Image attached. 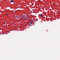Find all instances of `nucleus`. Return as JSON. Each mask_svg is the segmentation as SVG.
<instances>
[{"instance_id": "nucleus-1", "label": "nucleus", "mask_w": 60, "mask_h": 60, "mask_svg": "<svg viewBox=\"0 0 60 60\" xmlns=\"http://www.w3.org/2000/svg\"><path fill=\"white\" fill-rule=\"evenodd\" d=\"M20 17L21 18H25L26 17V16L25 15H21Z\"/></svg>"}, {"instance_id": "nucleus-2", "label": "nucleus", "mask_w": 60, "mask_h": 60, "mask_svg": "<svg viewBox=\"0 0 60 60\" xmlns=\"http://www.w3.org/2000/svg\"><path fill=\"white\" fill-rule=\"evenodd\" d=\"M16 17L17 19H20V17L17 15L16 16Z\"/></svg>"}, {"instance_id": "nucleus-3", "label": "nucleus", "mask_w": 60, "mask_h": 60, "mask_svg": "<svg viewBox=\"0 0 60 60\" xmlns=\"http://www.w3.org/2000/svg\"><path fill=\"white\" fill-rule=\"evenodd\" d=\"M10 2L12 3V2H13V0H10Z\"/></svg>"}, {"instance_id": "nucleus-4", "label": "nucleus", "mask_w": 60, "mask_h": 60, "mask_svg": "<svg viewBox=\"0 0 60 60\" xmlns=\"http://www.w3.org/2000/svg\"><path fill=\"white\" fill-rule=\"evenodd\" d=\"M40 15L41 16V17H43V15H42V14H41Z\"/></svg>"}, {"instance_id": "nucleus-5", "label": "nucleus", "mask_w": 60, "mask_h": 60, "mask_svg": "<svg viewBox=\"0 0 60 60\" xmlns=\"http://www.w3.org/2000/svg\"><path fill=\"white\" fill-rule=\"evenodd\" d=\"M19 7H20L21 6V5H18Z\"/></svg>"}, {"instance_id": "nucleus-6", "label": "nucleus", "mask_w": 60, "mask_h": 60, "mask_svg": "<svg viewBox=\"0 0 60 60\" xmlns=\"http://www.w3.org/2000/svg\"><path fill=\"white\" fill-rule=\"evenodd\" d=\"M30 23H31V24H33V22H30Z\"/></svg>"}, {"instance_id": "nucleus-7", "label": "nucleus", "mask_w": 60, "mask_h": 60, "mask_svg": "<svg viewBox=\"0 0 60 60\" xmlns=\"http://www.w3.org/2000/svg\"><path fill=\"white\" fill-rule=\"evenodd\" d=\"M5 22H4V25H5Z\"/></svg>"}, {"instance_id": "nucleus-8", "label": "nucleus", "mask_w": 60, "mask_h": 60, "mask_svg": "<svg viewBox=\"0 0 60 60\" xmlns=\"http://www.w3.org/2000/svg\"><path fill=\"white\" fill-rule=\"evenodd\" d=\"M23 19H25V18H24Z\"/></svg>"}, {"instance_id": "nucleus-9", "label": "nucleus", "mask_w": 60, "mask_h": 60, "mask_svg": "<svg viewBox=\"0 0 60 60\" xmlns=\"http://www.w3.org/2000/svg\"><path fill=\"white\" fill-rule=\"evenodd\" d=\"M6 15H8V14H7Z\"/></svg>"}]
</instances>
